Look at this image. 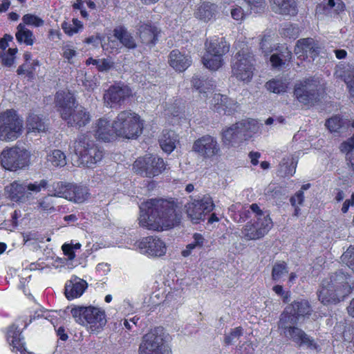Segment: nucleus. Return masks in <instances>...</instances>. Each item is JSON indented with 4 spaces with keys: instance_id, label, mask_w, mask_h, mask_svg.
<instances>
[{
    "instance_id": "nucleus-50",
    "label": "nucleus",
    "mask_w": 354,
    "mask_h": 354,
    "mask_svg": "<svg viewBox=\"0 0 354 354\" xmlns=\"http://www.w3.org/2000/svg\"><path fill=\"white\" fill-rule=\"evenodd\" d=\"M22 21L24 25L34 26L35 27L42 26L44 24L43 19L32 14H26L24 15Z\"/></svg>"
},
{
    "instance_id": "nucleus-26",
    "label": "nucleus",
    "mask_w": 354,
    "mask_h": 354,
    "mask_svg": "<svg viewBox=\"0 0 354 354\" xmlns=\"http://www.w3.org/2000/svg\"><path fill=\"white\" fill-rule=\"evenodd\" d=\"M161 149L166 153H171L179 143L178 135L172 130L165 129L158 138Z\"/></svg>"
},
{
    "instance_id": "nucleus-62",
    "label": "nucleus",
    "mask_w": 354,
    "mask_h": 354,
    "mask_svg": "<svg viewBox=\"0 0 354 354\" xmlns=\"http://www.w3.org/2000/svg\"><path fill=\"white\" fill-rule=\"evenodd\" d=\"M272 290L277 295L283 297V301L287 302L289 297L288 292H285L283 288L280 285H276L272 288Z\"/></svg>"
},
{
    "instance_id": "nucleus-53",
    "label": "nucleus",
    "mask_w": 354,
    "mask_h": 354,
    "mask_svg": "<svg viewBox=\"0 0 354 354\" xmlns=\"http://www.w3.org/2000/svg\"><path fill=\"white\" fill-rule=\"evenodd\" d=\"M242 334L243 329L241 327H236L234 328L228 335H226L225 337V344L228 345L232 344L236 340L239 339V338L242 335Z\"/></svg>"
},
{
    "instance_id": "nucleus-19",
    "label": "nucleus",
    "mask_w": 354,
    "mask_h": 354,
    "mask_svg": "<svg viewBox=\"0 0 354 354\" xmlns=\"http://www.w3.org/2000/svg\"><path fill=\"white\" fill-rule=\"evenodd\" d=\"M132 95L131 89L124 84L111 86L104 93L103 98L106 106L114 108L121 106L127 98Z\"/></svg>"
},
{
    "instance_id": "nucleus-52",
    "label": "nucleus",
    "mask_w": 354,
    "mask_h": 354,
    "mask_svg": "<svg viewBox=\"0 0 354 354\" xmlns=\"http://www.w3.org/2000/svg\"><path fill=\"white\" fill-rule=\"evenodd\" d=\"M54 205L55 201L52 196L44 197L39 202V205L41 209L47 212H52L55 210Z\"/></svg>"
},
{
    "instance_id": "nucleus-18",
    "label": "nucleus",
    "mask_w": 354,
    "mask_h": 354,
    "mask_svg": "<svg viewBox=\"0 0 354 354\" xmlns=\"http://www.w3.org/2000/svg\"><path fill=\"white\" fill-rule=\"evenodd\" d=\"M140 253L149 257H160L167 252L166 243L158 236H147L138 243Z\"/></svg>"
},
{
    "instance_id": "nucleus-8",
    "label": "nucleus",
    "mask_w": 354,
    "mask_h": 354,
    "mask_svg": "<svg viewBox=\"0 0 354 354\" xmlns=\"http://www.w3.org/2000/svg\"><path fill=\"white\" fill-rule=\"evenodd\" d=\"M296 323L294 317L281 314L278 324L281 334L299 346H306L308 348L317 350V344L304 330L295 326L294 324Z\"/></svg>"
},
{
    "instance_id": "nucleus-32",
    "label": "nucleus",
    "mask_w": 354,
    "mask_h": 354,
    "mask_svg": "<svg viewBox=\"0 0 354 354\" xmlns=\"http://www.w3.org/2000/svg\"><path fill=\"white\" fill-rule=\"evenodd\" d=\"M7 340L9 344L12 346V351H19L23 353L25 351L24 343L21 339V332L18 326L13 324L10 327L7 333Z\"/></svg>"
},
{
    "instance_id": "nucleus-48",
    "label": "nucleus",
    "mask_w": 354,
    "mask_h": 354,
    "mask_svg": "<svg viewBox=\"0 0 354 354\" xmlns=\"http://www.w3.org/2000/svg\"><path fill=\"white\" fill-rule=\"evenodd\" d=\"M266 86L268 91L274 93L285 92L287 88L286 84L279 80H270L266 83Z\"/></svg>"
},
{
    "instance_id": "nucleus-51",
    "label": "nucleus",
    "mask_w": 354,
    "mask_h": 354,
    "mask_svg": "<svg viewBox=\"0 0 354 354\" xmlns=\"http://www.w3.org/2000/svg\"><path fill=\"white\" fill-rule=\"evenodd\" d=\"M342 259L354 272V246L349 247L342 254Z\"/></svg>"
},
{
    "instance_id": "nucleus-33",
    "label": "nucleus",
    "mask_w": 354,
    "mask_h": 354,
    "mask_svg": "<svg viewBox=\"0 0 354 354\" xmlns=\"http://www.w3.org/2000/svg\"><path fill=\"white\" fill-rule=\"evenodd\" d=\"M113 36L120 41L122 46L129 49H134L137 47L133 37L124 26L116 27L113 30Z\"/></svg>"
},
{
    "instance_id": "nucleus-34",
    "label": "nucleus",
    "mask_w": 354,
    "mask_h": 354,
    "mask_svg": "<svg viewBox=\"0 0 354 354\" xmlns=\"http://www.w3.org/2000/svg\"><path fill=\"white\" fill-rule=\"evenodd\" d=\"M325 125L331 133H339L347 129L350 125L354 128V120L350 124L348 119H343L339 115H335L328 119Z\"/></svg>"
},
{
    "instance_id": "nucleus-37",
    "label": "nucleus",
    "mask_w": 354,
    "mask_h": 354,
    "mask_svg": "<svg viewBox=\"0 0 354 354\" xmlns=\"http://www.w3.org/2000/svg\"><path fill=\"white\" fill-rule=\"evenodd\" d=\"M297 160L296 159L291 156H288L284 157L280 164L279 168L278 170V175L279 176H292L295 174L296 167H297Z\"/></svg>"
},
{
    "instance_id": "nucleus-42",
    "label": "nucleus",
    "mask_w": 354,
    "mask_h": 354,
    "mask_svg": "<svg viewBox=\"0 0 354 354\" xmlns=\"http://www.w3.org/2000/svg\"><path fill=\"white\" fill-rule=\"evenodd\" d=\"M203 63L207 68L211 71L218 70L223 64L222 57L210 55L207 53L203 58Z\"/></svg>"
},
{
    "instance_id": "nucleus-45",
    "label": "nucleus",
    "mask_w": 354,
    "mask_h": 354,
    "mask_svg": "<svg viewBox=\"0 0 354 354\" xmlns=\"http://www.w3.org/2000/svg\"><path fill=\"white\" fill-rule=\"evenodd\" d=\"M48 161L55 167H62L66 165V156L60 150H53L48 156Z\"/></svg>"
},
{
    "instance_id": "nucleus-13",
    "label": "nucleus",
    "mask_w": 354,
    "mask_h": 354,
    "mask_svg": "<svg viewBox=\"0 0 354 354\" xmlns=\"http://www.w3.org/2000/svg\"><path fill=\"white\" fill-rule=\"evenodd\" d=\"M272 227L270 215L248 222L242 228V237L246 241H256L263 238Z\"/></svg>"
},
{
    "instance_id": "nucleus-61",
    "label": "nucleus",
    "mask_w": 354,
    "mask_h": 354,
    "mask_svg": "<svg viewBox=\"0 0 354 354\" xmlns=\"http://www.w3.org/2000/svg\"><path fill=\"white\" fill-rule=\"evenodd\" d=\"M110 270V266L106 263H98L96 267V272L101 276L108 274Z\"/></svg>"
},
{
    "instance_id": "nucleus-43",
    "label": "nucleus",
    "mask_w": 354,
    "mask_h": 354,
    "mask_svg": "<svg viewBox=\"0 0 354 354\" xmlns=\"http://www.w3.org/2000/svg\"><path fill=\"white\" fill-rule=\"evenodd\" d=\"M149 156L138 158L133 165V169L135 171L136 175H142L144 172L148 174L149 169Z\"/></svg>"
},
{
    "instance_id": "nucleus-47",
    "label": "nucleus",
    "mask_w": 354,
    "mask_h": 354,
    "mask_svg": "<svg viewBox=\"0 0 354 354\" xmlns=\"http://www.w3.org/2000/svg\"><path fill=\"white\" fill-rule=\"evenodd\" d=\"M82 245L80 243H65L62 245V249L65 256L68 260H73L75 258V251L81 248Z\"/></svg>"
},
{
    "instance_id": "nucleus-44",
    "label": "nucleus",
    "mask_w": 354,
    "mask_h": 354,
    "mask_svg": "<svg viewBox=\"0 0 354 354\" xmlns=\"http://www.w3.org/2000/svg\"><path fill=\"white\" fill-rule=\"evenodd\" d=\"M288 272L287 265L285 262H277L272 267V279L274 281H280Z\"/></svg>"
},
{
    "instance_id": "nucleus-49",
    "label": "nucleus",
    "mask_w": 354,
    "mask_h": 354,
    "mask_svg": "<svg viewBox=\"0 0 354 354\" xmlns=\"http://www.w3.org/2000/svg\"><path fill=\"white\" fill-rule=\"evenodd\" d=\"M343 79L347 85L351 95L354 98V68H350L345 71Z\"/></svg>"
},
{
    "instance_id": "nucleus-58",
    "label": "nucleus",
    "mask_w": 354,
    "mask_h": 354,
    "mask_svg": "<svg viewBox=\"0 0 354 354\" xmlns=\"http://www.w3.org/2000/svg\"><path fill=\"white\" fill-rule=\"evenodd\" d=\"M261 48L263 52L268 53L272 50L270 36H264L260 42Z\"/></svg>"
},
{
    "instance_id": "nucleus-20",
    "label": "nucleus",
    "mask_w": 354,
    "mask_h": 354,
    "mask_svg": "<svg viewBox=\"0 0 354 354\" xmlns=\"http://www.w3.org/2000/svg\"><path fill=\"white\" fill-rule=\"evenodd\" d=\"M320 49L321 47L317 41L308 37L299 39L294 51L299 59L304 60L308 56L314 59L319 55Z\"/></svg>"
},
{
    "instance_id": "nucleus-39",
    "label": "nucleus",
    "mask_w": 354,
    "mask_h": 354,
    "mask_svg": "<svg viewBox=\"0 0 354 354\" xmlns=\"http://www.w3.org/2000/svg\"><path fill=\"white\" fill-rule=\"evenodd\" d=\"M204 237L198 233H195L193 235V241L187 245L186 248L182 250L181 254L184 257H187L192 254V251L195 249H201L203 247L205 243Z\"/></svg>"
},
{
    "instance_id": "nucleus-9",
    "label": "nucleus",
    "mask_w": 354,
    "mask_h": 354,
    "mask_svg": "<svg viewBox=\"0 0 354 354\" xmlns=\"http://www.w3.org/2000/svg\"><path fill=\"white\" fill-rule=\"evenodd\" d=\"M254 64L255 59L251 53L239 51L231 61L232 76L239 81L250 82L254 75Z\"/></svg>"
},
{
    "instance_id": "nucleus-60",
    "label": "nucleus",
    "mask_w": 354,
    "mask_h": 354,
    "mask_svg": "<svg viewBox=\"0 0 354 354\" xmlns=\"http://www.w3.org/2000/svg\"><path fill=\"white\" fill-rule=\"evenodd\" d=\"M304 199L303 191H299L294 196L290 198V203L292 206L302 204Z\"/></svg>"
},
{
    "instance_id": "nucleus-36",
    "label": "nucleus",
    "mask_w": 354,
    "mask_h": 354,
    "mask_svg": "<svg viewBox=\"0 0 354 354\" xmlns=\"http://www.w3.org/2000/svg\"><path fill=\"white\" fill-rule=\"evenodd\" d=\"M216 13V6L210 3H203L197 9L196 17L203 21L214 19Z\"/></svg>"
},
{
    "instance_id": "nucleus-17",
    "label": "nucleus",
    "mask_w": 354,
    "mask_h": 354,
    "mask_svg": "<svg viewBox=\"0 0 354 354\" xmlns=\"http://www.w3.org/2000/svg\"><path fill=\"white\" fill-rule=\"evenodd\" d=\"M46 185V183L44 180H41L39 184L30 183L28 185H20L15 182L6 186L5 191L12 200L15 201H24L30 196L31 192H39Z\"/></svg>"
},
{
    "instance_id": "nucleus-10",
    "label": "nucleus",
    "mask_w": 354,
    "mask_h": 354,
    "mask_svg": "<svg viewBox=\"0 0 354 354\" xmlns=\"http://www.w3.org/2000/svg\"><path fill=\"white\" fill-rule=\"evenodd\" d=\"M23 131V120L13 109H8L0 114V139L14 140Z\"/></svg>"
},
{
    "instance_id": "nucleus-11",
    "label": "nucleus",
    "mask_w": 354,
    "mask_h": 354,
    "mask_svg": "<svg viewBox=\"0 0 354 354\" xmlns=\"http://www.w3.org/2000/svg\"><path fill=\"white\" fill-rule=\"evenodd\" d=\"M214 205L209 196H203L192 199L185 206L187 218L192 223L197 224L204 221L206 216L214 209Z\"/></svg>"
},
{
    "instance_id": "nucleus-2",
    "label": "nucleus",
    "mask_w": 354,
    "mask_h": 354,
    "mask_svg": "<svg viewBox=\"0 0 354 354\" xmlns=\"http://www.w3.org/2000/svg\"><path fill=\"white\" fill-rule=\"evenodd\" d=\"M349 278L342 272L324 279L318 290V299L324 305L336 304L351 292Z\"/></svg>"
},
{
    "instance_id": "nucleus-59",
    "label": "nucleus",
    "mask_w": 354,
    "mask_h": 354,
    "mask_svg": "<svg viewBox=\"0 0 354 354\" xmlns=\"http://www.w3.org/2000/svg\"><path fill=\"white\" fill-rule=\"evenodd\" d=\"M231 15L232 18L237 21L242 20L245 15L242 8L239 6L232 10Z\"/></svg>"
},
{
    "instance_id": "nucleus-64",
    "label": "nucleus",
    "mask_w": 354,
    "mask_h": 354,
    "mask_svg": "<svg viewBox=\"0 0 354 354\" xmlns=\"http://www.w3.org/2000/svg\"><path fill=\"white\" fill-rule=\"evenodd\" d=\"M354 206V192L351 195V199H347L343 203L342 212L345 214L348 212L350 207Z\"/></svg>"
},
{
    "instance_id": "nucleus-31",
    "label": "nucleus",
    "mask_w": 354,
    "mask_h": 354,
    "mask_svg": "<svg viewBox=\"0 0 354 354\" xmlns=\"http://www.w3.org/2000/svg\"><path fill=\"white\" fill-rule=\"evenodd\" d=\"M207 53L222 57L230 49V45L227 44L224 38H216L205 43Z\"/></svg>"
},
{
    "instance_id": "nucleus-27",
    "label": "nucleus",
    "mask_w": 354,
    "mask_h": 354,
    "mask_svg": "<svg viewBox=\"0 0 354 354\" xmlns=\"http://www.w3.org/2000/svg\"><path fill=\"white\" fill-rule=\"evenodd\" d=\"M189 56L183 53L178 49L173 50L169 55V64L176 71H184L191 64Z\"/></svg>"
},
{
    "instance_id": "nucleus-28",
    "label": "nucleus",
    "mask_w": 354,
    "mask_h": 354,
    "mask_svg": "<svg viewBox=\"0 0 354 354\" xmlns=\"http://www.w3.org/2000/svg\"><path fill=\"white\" fill-rule=\"evenodd\" d=\"M214 108L220 113L230 115L238 107L237 103L225 95L214 94Z\"/></svg>"
},
{
    "instance_id": "nucleus-16",
    "label": "nucleus",
    "mask_w": 354,
    "mask_h": 354,
    "mask_svg": "<svg viewBox=\"0 0 354 354\" xmlns=\"http://www.w3.org/2000/svg\"><path fill=\"white\" fill-rule=\"evenodd\" d=\"M192 150L206 159H212L221 153L220 145L216 138L210 135H205L196 140Z\"/></svg>"
},
{
    "instance_id": "nucleus-22",
    "label": "nucleus",
    "mask_w": 354,
    "mask_h": 354,
    "mask_svg": "<svg viewBox=\"0 0 354 354\" xmlns=\"http://www.w3.org/2000/svg\"><path fill=\"white\" fill-rule=\"evenodd\" d=\"M62 119L68 125L80 128L86 126L90 122L91 115L84 107L76 106L71 112L66 115V118Z\"/></svg>"
},
{
    "instance_id": "nucleus-24",
    "label": "nucleus",
    "mask_w": 354,
    "mask_h": 354,
    "mask_svg": "<svg viewBox=\"0 0 354 354\" xmlns=\"http://www.w3.org/2000/svg\"><path fill=\"white\" fill-rule=\"evenodd\" d=\"M95 136L97 139L104 142L113 140L116 136L113 122L111 124L106 118L99 119L95 123Z\"/></svg>"
},
{
    "instance_id": "nucleus-6",
    "label": "nucleus",
    "mask_w": 354,
    "mask_h": 354,
    "mask_svg": "<svg viewBox=\"0 0 354 354\" xmlns=\"http://www.w3.org/2000/svg\"><path fill=\"white\" fill-rule=\"evenodd\" d=\"M140 117L131 110L120 111L113 121L116 136L127 139L136 138L142 133Z\"/></svg>"
},
{
    "instance_id": "nucleus-30",
    "label": "nucleus",
    "mask_w": 354,
    "mask_h": 354,
    "mask_svg": "<svg viewBox=\"0 0 354 354\" xmlns=\"http://www.w3.org/2000/svg\"><path fill=\"white\" fill-rule=\"evenodd\" d=\"M272 10L281 15H295L297 7L294 0H270Z\"/></svg>"
},
{
    "instance_id": "nucleus-41",
    "label": "nucleus",
    "mask_w": 354,
    "mask_h": 354,
    "mask_svg": "<svg viewBox=\"0 0 354 354\" xmlns=\"http://www.w3.org/2000/svg\"><path fill=\"white\" fill-rule=\"evenodd\" d=\"M192 82L194 87L201 93L211 92L215 86L212 80L201 79L198 76L193 77Z\"/></svg>"
},
{
    "instance_id": "nucleus-7",
    "label": "nucleus",
    "mask_w": 354,
    "mask_h": 354,
    "mask_svg": "<svg viewBox=\"0 0 354 354\" xmlns=\"http://www.w3.org/2000/svg\"><path fill=\"white\" fill-rule=\"evenodd\" d=\"M167 334L161 328H156L146 333L138 348V354H171L167 343Z\"/></svg>"
},
{
    "instance_id": "nucleus-40",
    "label": "nucleus",
    "mask_w": 354,
    "mask_h": 354,
    "mask_svg": "<svg viewBox=\"0 0 354 354\" xmlns=\"http://www.w3.org/2000/svg\"><path fill=\"white\" fill-rule=\"evenodd\" d=\"M149 169L148 170L149 174H152L153 176H158L161 172L166 169V165L162 158L149 156Z\"/></svg>"
},
{
    "instance_id": "nucleus-1",
    "label": "nucleus",
    "mask_w": 354,
    "mask_h": 354,
    "mask_svg": "<svg viewBox=\"0 0 354 354\" xmlns=\"http://www.w3.org/2000/svg\"><path fill=\"white\" fill-rule=\"evenodd\" d=\"M174 201L154 198L140 205L138 223L149 230L162 231L174 227L178 221Z\"/></svg>"
},
{
    "instance_id": "nucleus-14",
    "label": "nucleus",
    "mask_w": 354,
    "mask_h": 354,
    "mask_svg": "<svg viewBox=\"0 0 354 354\" xmlns=\"http://www.w3.org/2000/svg\"><path fill=\"white\" fill-rule=\"evenodd\" d=\"M55 196L76 203L84 202L88 197L86 187L73 184L57 183L54 187Z\"/></svg>"
},
{
    "instance_id": "nucleus-3",
    "label": "nucleus",
    "mask_w": 354,
    "mask_h": 354,
    "mask_svg": "<svg viewBox=\"0 0 354 354\" xmlns=\"http://www.w3.org/2000/svg\"><path fill=\"white\" fill-rule=\"evenodd\" d=\"M71 148L76 160L74 165L91 167L103 157V151L95 144L90 133H82L74 140Z\"/></svg>"
},
{
    "instance_id": "nucleus-56",
    "label": "nucleus",
    "mask_w": 354,
    "mask_h": 354,
    "mask_svg": "<svg viewBox=\"0 0 354 354\" xmlns=\"http://www.w3.org/2000/svg\"><path fill=\"white\" fill-rule=\"evenodd\" d=\"M96 66L100 71H106L113 66V63L105 59H98Z\"/></svg>"
},
{
    "instance_id": "nucleus-5",
    "label": "nucleus",
    "mask_w": 354,
    "mask_h": 354,
    "mask_svg": "<svg viewBox=\"0 0 354 354\" xmlns=\"http://www.w3.org/2000/svg\"><path fill=\"white\" fill-rule=\"evenodd\" d=\"M259 129L254 120H243L224 129L221 133V141L224 146L235 147L249 140Z\"/></svg>"
},
{
    "instance_id": "nucleus-38",
    "label": "nucleus",
    "mask_w": 354,
    "mask_h": 354,
    "mask_svg": "<svg viewBox=\"0 0 354 354\" xmlns=\"http://www.w3.org/2000/svg\"><path fill=\"white\" fill-rule=\"evenodd\" d=\"M15 37L20 43L23 42L28 46H32L34 44L35 37L32 31L26 28L24 24H19L17 26Z\"/></svg>"
},
{
    "instance_id": "nucleus-23",
    "label": "nucleus",
    "mask_w": 354,
    "mask_h": 354,
    "mask_svg": "<svg viewBox=\"0 0 354 354\" xmlns=\"http://www.w3.org/2000/svg\"><path fill=\"white\" fill-rule=\"evenodd\" d=\"M88 284L86 281L73 276L65 284V295L68 299L78 298L82 295Z\"/></svg>"
},
{
    "instance_id": "nucleus-54",
    "label": "nucleus",
    "mask_w": 354,
    "mask_h": 354,
    "mask_svg": "<svg viewBox=\"0 0 354 354\" xmlns=\"http://www.w3.org/2000/svg\"><path fill=\"white\" fill-rule=\"evenodd\" d=\"M254 12L258 13L263 10L266 3L264 0H245Z\"/></svg>"
},
{
    "instance_id": "nucleus-25",
    "label": "nucleus",
    "mask_w": 354,
    "mask_h": 354,
    "mask_svg": "<svg viewBox=\"0 0 354 354\" xmlns=\"http://www.w3.org/2000/svg\"><path fill=\"white\" fill-rule=\"evenodd\" d=\"M312 312L311 307L308 301L301 300L295 301L291 305L286 307L282 314H286L288 316L294 317L295 322H297L301 317L310 315Z\"/></svg>"
},
{
    "instance_id": "nucleus-63",
    "label": "nucleus",
    "mask_w": 354,
    "mask_h": 354,
    "mask_svg": "<svg viewBox=\"0 0 354 354\" xmlns=\"http://www.w3.org/2000/svg\"><path fill=\"white\" fill-rule=\"evenodd\" d=\"M270 61L273 68H280L286 64L275 54L271 55Z\"/></svg>"
},
{
    "instance_id": "nucleus-29",
    "label": "nucleus",
    "mask_w": 354,
    "mask_h": 354,
    "mask_svg": "<svg viewBox=\"0 0 354 354\" xmlns=\"http://www.w3.org/2000/svg\"><path fill=\"white\" fill-rule=\"evenodd\" d=\"M141 41L145 44H155L157 41L158 30L156 27L150 24L141 23L138 28Z\"/></svg>"
},
{
    "instance_id": "nucleus-57",
    "label": "nucleus",
    "mask_w": 354,
    "mask_h": 354,
    "mask_svg": "<svg viewBox=\"0 0 354 354\" xmlns=\"http://www.w3.org/2000/svg\"><path fill=\"white\" fill-rule=\"evenodd\" d=\"M250 209L254 214L256 220L260 218L261 217L265 216V215H269L268 212L262 211L259 206L256 203L252 204L250 206Z\"/></svg>"
},
{
    "instance_id": "nucleus-12",
    "label": "nucleus",
    "mask_w": 354,
    "mask_h": 354,
    "mask_svg": "<svg viewBox=\"0 0 354 354\" xmlns=\"http://www.w3.org/2000/svg\"><path fill=\"white\" fill-rule=\"evenodd\" d=\"M0 158L1 165L6 169L15 171L28 165L29 153L24 149L14 147L4 149Z\"/></svg>"
},
{
    "instance_id": "nucleus-55",
    "label": "nucleus",
    "mask_w": 354,
    "mask_h": 354,
    "mask_svg": "<svg viewBox=\"0 0 354 354\" xmlns=\"http://www.w3.org/2000/svg\"><path fill=\"white\" fill-rule=\"evenodd\" d=\"M274 54L278 55L285 63L290 62L292 59V52L287 47L282 48L279 53Z\"/></svg>"
},
{
    "instance_id": "nucleus-35",
    "label": "nucleus",
    "mask_w": 354,
    "mask_h": 354,
    "mask_svg": "<svg viewBox=\"0 0 354 354\" xmlns=\"http://www.w3.org/2000/svg\"><path fill=\"white\" fill-rule=\"evenodd\" d=\"M26 128L28 131L40 133L45 132L48 126L41 116L30 113L26 119Z\"/></svg>"
},
{
    "instance_id": "nucleus-46",
    "label": "nucleus",
    "mask_w": 354,
    "mask_h": 354,
    "mask_svg": "<svg viewBox=\"0 0 354 354\" xmlns=\"http://www.w3.org/2000/svg\"><path fill=\"white\" fill-rule=\"evenodd\" d=\"M62 28L66 34L71 36L77 33L82 28V24L78 19H73V24L64 21L62 24Z\"/></svg>"
},
{
    "instance_id": "nucleus-4",
    "label": "nucleus",
    "mask_w": 354,
    "mask_h": 354,
    "mask_svg": "<svg viewBox=\"0 0 354 354\" xmlns=\"http://www.w3.org/2000/svg\"><path fill=\"white\" fill-rule=\"evenodd\" d=\"M71 314L77 324L92 334L101 333L107 322L104 310L98 307L77 306L71 309Z\"/></svg>"
},
{
    "instance_id": "nucleus-15",
    "label": "nucleus",
    "mask_w": 354,
    "mask_h": 354,
    "mask_svg": "<svg viewBox=\"0 0 354 354\" xmlns=\"http://www.w3.org/2000/svg\"><path fill=\"white\" fill-rule=\"evenodd\" d=\"M319 83L312 78L306 79L295 88L294 94L298 101L311 106L319 100Z\"/></svg>"
},
{
    "instance_id": "nucleus-21",
    "label": "nucleus",
    "mask_w": 354,
    "mask_h": 354,
    "mask_svg": "<svg viewBox=\"0 0 354 354\" xmlns=\"http://www.w3.org/2000/svg\"><path fill=\"white\" fill-rule=\"evenodd\" d=\"M55 103L62 118H66V115H68L69 112H71L76 106H75V97L70 92H57L55 97Z\"/></svg>"
}]
</instances>
